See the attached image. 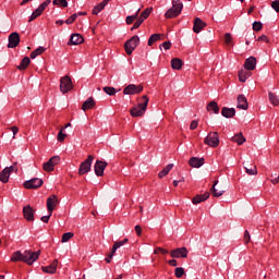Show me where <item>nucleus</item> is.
<instances>
[{
    "mask_svg": "<svg viewBox=\"0 0 279 279\" xmlns=\"http://www.w3.org/2000/svg\"><path fill=\"white\" fill-rule=\"evenodd\" d=\"M40 256V251L32 252L25 251L22 253L21 251H16L11 256V263H26V265H34L37 258Z\"/></svg>",
    "mask_w": 279,
    "mask_h": 279,
    "instance_id": "obj_1",
    "label": "nucleus"
},
{
    "mask_svg": "<svg viewBox=\"0 0 279 279\" xmlns=\"http://www.w3.org/2000/svg\"><path fill=\"white\" fill-rule=\"evenodd\" d=\"M149 105V98L144 95L142 97V102H138L137 107L131 109V117H143Z\"/></svg>",
    "mask_w": 279,
    "mask_h": 279,
    "instance_id": "obj_2",
    "label": "nucleus"
},
{
    "mask_svg": "<svg viewBox=\"0 0 279 279\" xmlns=\"http://www.w3.org/2000/svg\"><path fill=\"white\" fill-rule=\"evenodd\" d=\"M182 8H184V4L180 0H173L172 8L165 14L166 19H175V16H180V14H182Z\"/></svg>",
    "mask_w": 279,
    "mask_h": 279,
    "instance_id": "obj_3",
    "label": "nucleus"
},
{
    "mask_svg": "<svg viewBox=\"0 0 279 279\" xmlns=\"http://www.w3.org/2000/svg\"><path fill=\"white\" fill-rule=\"evenodd\" d=\"M140 44H141V38L138 36L135 35L131 37V39H129L124 44V49L128 56H132V53L134 52V49H136V47H138Z\"/></svg>",
    "mask_w": 279,
    "mask_h": 279,
    "instance_id": "obj_4",
    "label": "nucleus"
},
{
    "mask_svg": "<svg viewBox=\"0 0 279 279\" xmlns=\"http://www.w3.org/2000/svg\"><path fill=\"white\" fill-rule=\"evenodd\" d=\"M93 160H95V158L93 157V155H88V157L86 158V160H84L78 168V175H86V173L90 172V168L93 167Z\"/></svg>",
    "mask_w": 279,
    "mask_h": 279,
    "instance_id": "obj_5",
    "label": "nucleus"
},
{
    "mask_svg": "<svg viewBox=\"0 0 279 279\" xmlns=\"http://www.w3.org/2000/svg\"><path fill=\"white\" fill-rule=\"evenodd\" d=\"M51 3V0L44 1L31 15L28 23H32V21H36L38 16L43 15V12L49 8V4Z\"/></svg>",
    "mask_w": 279,
    "mask_h": 279,
    "instance_id": "obj_6",
    "label": "nucleus"
},
{
    "mask_svg": "<svg viewBox=\"0 0 279 279\" xmlns=\"http://www.w3.org/2000/svg\"><path fill=\"white\" fill-rule=\"evenodd\" d=\"M205 145L209 147H219V133L210 132L204 140Z\"/></svg>",
    "mask_w": 279,
    "mask_h": 279,
    "instance_id": "obj_7",
    "label": "nucleus"
},
{
    "mask_svg": "<svg viewBox=\"0 0 279 279\" xmlns=\"http://www.w3.org/2000/svg\"><path fill=\"white\" fill-rule=\"evenodd\" d=\"M73 88V82L69 75L61 77L60 80V90L61 93L66 94Z\"/></svg>",
    "mask_w": 279,
    "mask_h": 279,
    "instance_id": "obj_8",
    "label": "nucleus"
},
{
    "mask_svg": "<svg viewBox=\"0 0 279 279\" xmlns=\"http://www.w3.org/2000/svg\"><path fill=\"white\" fill-rule=\"evenodd\" d=\"M59 163H60V156H53L43 165V169L44 171L51 173V171L56 169V165H59Z\"/></svg>",
    "mask_w": 279,
    "mask_h": 279,
    "instance_id": "obj_9",
    "label": "nucleus"
},
{
    "mask_svg": "<svg viewBox=\"0 0 279 279\" xmlns=\"http://www.w3.org/2000/svg\"><path fill=\"white\" fill-rule=\"evenodd\" d=\"M143 93V85L130 84L123 89V95H138Z\"/></svg>",
    "mask_w": 279,
    "mask_h": 279,
    "instance_id": "obj_10",
    "label": "nucleus"
},
{
    "mask_svg": "<svg viewBox=\"0 0 279 279\" xmlns=\"http://www.w3.org/2000/svg\"><path fill=\"white\" fill-rule=\"evenodd\" d=\"M20 43H21V36L19 35V33L14 32L9 35V44H8L9 49H14L19 47Z\"/></svg>",
    "mask_w": 279,
    "mask_h": 279,
    "instance_id": "obj_11",
    "label": "nucleus"
},
{
    "mask_svg": "<svg viewBox=\"0 0 279 279\" xmlns=\"http://www.w3.org/2000/svg\"><path fill=\"white\" fill-rule=\"evenodd\" d=\"M43 184H44L43 179L34 178L24 182V189H40Z\"/></svg>",
    "mask_w": 279,
    "mask_h": 279,
    "instance_id": "obj_12",
    "label": "nucleus"
},
{
    "mask_svg": "<svg viewBox=\"0 0 279 279\" xmlns=\"http://www.w3.org/2000/svg\"><path fill=\"white\" fill-rule=\"evenodd\" d=\"M106 167H108V162L102 160H97L94 166V171L98 178L104 175V171H106Z\"/></svg>",
    "mask_w": 279,
    "mask_h": 279,
    "instance_id": "obj_13",
    "label": "nucleus"
},
{
    "mask_svg": "<svg viewBox=\"0 0 279 279\" xmlns=\"http://www.w3.org/2000/svg\"><path fill=\"white\" fill-rule=\"evenodd\" d=\"M171 258H186L189 256V251L186 247H179L172 250L170 253Z\"/></svg>",
    "mask_w": 279,
    "mask_h": 279,
    "instance_id": "obj_14",
    "label": "nucleus"
},
{
    "mask_svg": "<svg viewBox=\"0 0 279 279\" xmlns=\"http://www.w3.org/2000/svg\"><path fill=\"white\" fill-rule=\"evenodd\" d=\"M59 201L58 196L51 195L50 197L47 198V209L50 215H53V210L56 209V206H58Z\"/></svg>",
    "mask_w": 279,
    "mask_h": 279,
    "instance_id": "obj_15",
    "label": "nucleus"
},
{
    "mask_svg": "<svg viewBox=\"0 0 279 279\" xmlns=\"http://www.w3.org/2000/svg\"><path fill=\"white\" fill-rule=\"evenodd\" d=\"M205 27H206V23L204 21H202V19L196 17L194 20L193 32L195 34H199V32H202V29H205Z\"/></svg>",
    "mask_w": 279,
    "mask_h": 279,
    "instance_id": "obj_16",
    "label": "nucleus"
},
{
    "mask_svg": "<svg viewBox=\"0 0 279 279\" xmlns=\"http://www.w3.org/2000/svg\"><path fill=\"white\" fill-rule=\"evenodd\" d=\"M44 274H56L58 270V259H54L49 266H43Z\"/></svg>",
    "mask_w": 279,
    "mask_h": 279,
    "instance_id": "obj_17",
    "label": "nucleus"
},
{
    "mask_svg": "<svg viewBox=\"0 0 279 279\" xmlns=\"http://www.w3.org/2000/svg\"><path fill=\"white\" fill-rule=\"evenodd\" d=\"M34 208H32L29 205L23 208V214L26 221H34Z\"/></svg>",
    "mask_w": 279,
    "mask_h": 279,
    "instance_id": "obj_18",
    "label": "nucleus"
},
{
    "mask_svg": "<svg viewBox=\"0 0 279 279\" xmlns=\"http://www.w3.org/2000/svg\"><path fill=\"white\" fill-rule=\"evenodd\" d=\"M236 108H239L240 110H247L248 104H247V98L245 97V95H239L238 96V106H236Z\"/></svg>",
    "mask_w": 279,
    "mask_h": 279,
    "instance_id": "obj_19",
    "label": "nucleus"
},
{
    "mask_svg": "<svg viewBox=\"0 0 279 279\" xmlns=\"http://www.w3.org/2000/svg\"><path fill=\"white\" fill-rule=\"evenodd\" d=\"M11 174H12V172L10 171V168H4L0 172V182H2V184H8V182H10Z\"/></svg>",
    "mask_w": 279,
    "mask_h": 279,
    "instance_id": "obj_20",
    "label": "nucleus"
},
{
    "mask_svg": "<svg viewBox=\"0 0 279 279\" xmlns=\"http://www.w3.org/2000/svg\"><path fill=\"white\" fill-rule=\"evenodd\" d=\"M244 69L246 71H254L256 69V58L250 57L244 62Z\"/></svg>",
    "mask_w": 279,
    "mask_h": 279,
    "instance_id": "obj_21",
    "label": "nucleus"
},
{
    "mask_svg": "<svg viewBox=\"0 0 279 279\" xmlns=\"http://www.w3.org/2000/svg\"><path fill=\"white\" fill-rule=\"evenodd\" d=\"M210 197V193L206 192L205 194H198L193 197L192 203L194 205L202 204V202H206Z\"/></svg>",
    "mask_w": 279,
    "mask_h": 279,
    "instance_id": "obj_22",
    "label": "nucleus"
},
{
    "mask_svg": "<svg viewBox=\"0 0 279 279\" xmlns=\"http://www.w3.org/2000/svg\"><path fill=\"white\" fill-rule=\"evenodd\" d=\"M189 165L190 167H194V169H199L204 165V158L192 157Z\"/></svg>",
    "mask_w": 279,
    "mask_h": 279,
    "instance_id": "obj_23",
    "label": "nucleus"
},
{
    "mask_svg": "<svg viewBox=\"0 0 279 279\" xmlns=\"http://www.w3.org/2000/svg\"><path fill=\"white\" fill-rule=\"evenodd\" d=\"M84 43V37L80 34H72L68 45H82Z\"/></svg>",
    "mask_w": 279,
    "mask_h": 279,
    "instance_id": "obj_24",
    "label": "nucleus"
},
{
    "mask_svg": "<svg viewBox=\"0 0 279 279\" xmlns=\"http://www.w3.org/2000/svg\"><path fill=\"white\" fill-rule=\"evenodd\" d=\"M221 114L226 119H232V117H234V114H236V110H234V108L225 107L221 110Z\"/></svg>",
    "mask_w": 279,
    "mask_h": 279,
    "instance_id": "obj_25",
    "label": "nucleus"
},
{
    "mask_svg": "<svg viewBox=\"0 0 279 279\" xmlns=\"http://www.w3.org/2000/svg\"><path fill=\"white\" fill-rule=\"evenodd\" d=\"M252 76V72L247 71V70H241L238 74V77L240 80V82L245 83L247 82V77Z\"/></svg>",
    "mask_w": 279,
    "mask_h": 279,
    "instance_id": "obj_26",
    "label": "nucleus"
},
{
    "mask_svg": "<svg viewBox=\"0 0 279 279\" xmlns=\"http://www.w3.org/2000/svg\"><path fill=\"white\" fill-rule=\"evenodd\" d=\"M92 108H95V100L93 97L87 98V100L82 105V110L86 112V110H90Z\"/></svg>",
    "mask_w": 279,
    "mask_h": 279,
    "instance_id": "obj_27",
    "label": "nucleus"
},
{
    "mask_svg": "<svg viewBox=\"0 0 279 279\" xmlns=\"http://www.w3.org/2000/svg\"><path fill=\"white\" fill-rule=\"evenodd\" d=\"M217 184H219V181H215L213 187L210 189L214 197H221L226 191L223 190H217Z\"/></svg>",
    "mask_w": 279,
    "mask_h": 279,
    "instance_id": "obj_28",
    "label": "nucleus"
},
{
    "mask_svg": "<svg viewBox=\"0 0 279 279\" xmlns=\"http://www.w3.org/2000/svg\"><path fill=\"white\" fill-rule=\"evenodd\" d=\"M45 51H47V49L43 46H39L37 49H35L32 53H31V59L35 60V58H38V56H43V53H45Z\"/></svg>",
    "mask_w": 279,
    "mask_h": 279,
    "instance_id": "obj_29",
    "label": "nucleus"
},
{
    "mask_svg": "<svg viewBox=\"0 0 279 279\" xmlns=\"http://www.w3.org/2000/svg\"><path fill=\"white\" fill-rule=\"evenodd\" d=\"M207 111L208 112H214V114H219V106L215 101H210L207 105Z\"/></svg>",
    "mask_w": 279,
    "mask_h": 279,
    "instance_id": "obj_30",
    "label": "nucleus"
},
{
    "mask_svg": "<svg viewBox=\"0 0 279 279\" xmlns=\"http://www.w3.org/2000/svg\"><path fill=\"white\" fill-rule=\"evenodd\" d=\"M106 5H108V1H106V0H104L99 4L95 5L93 9V14H95V15L99 14V12H101L106 8Z\"/></svg>",
    "mask_w": 279,
    "mask_h": 279,
    "instance_id": "obj_31",
    "label": "nucleus"
},
{
    "mask_svg": "<svg viewBox=\"0 0 279 279\" xmlns=\"http://www.w3.org/2000/svg\"><path fill=\"white\" fill-rule=\"evenodd\" d=\"M171 66L174 71H180V69H182V59L180 58L172 59Z\"/></svg>",
    "mask_w": 279,
    "mask_h": 279,
    "instance_id": "obj_32",
    "label": "nucleus"
},
{
    "mask_svg": "<svg viewBox=\"0 0 279 279\" xmlns=\"http://www.w3.org/2000/svg\"><path fill=\"white\" fill-rule=\"evenodd\" d=\"M128 241H130V240L128 238H125L122 241L114 242V244L112 246V254H116L117 250H119V247H123V245H125L128 243Z\"/></svg>",
    "mask_w": 279,
    "mask_h": 279,
    "instance_id": "obj_33",
    "label": "nucleus"
},
{
    "mask_svg": "<svg viewBox=\"0 0 279 279\" xmlns=\"http://www.w3.org/2000/svg\"><path fill=\"white\" fill-rule=\"evenodd\" d=\"M128 241H130V240L128 238H125L122 241L114 242V244L112 246V254H116L117 250H119V247H123V245H125L128 243Z\"/></svg>",
    "mask_w": 279,
    "mask_h": 279,
    "instance_id": "obj_34",
    "label": "nucleus"
},
{
    "mask_svg": "<svg viewBox=\"0 0 279 279\" xmlns=\"http://www.w3.org/2000/svg\"><path fill=\"white\" fill-rule=\"evenodd\" d=\"M128 241H130V240L128 238H125L122 241L114 242V244L112 246V254H116L117 250H119V247H123V245H125L128 243Z\"/></svg>",
    "mask_w": 279,
    "mask_h": 279,
    "instance_id": "obj_35",
    "label": "nucleus"
},
{
    "mask_svg": "<svg viewBox=\"0 0 279 279\" xmlns=\"http://www.w3.org/2000/svg\"><path fill=\"white\" fill-rule=\"evenodd\" d=\"M128 241H130V240L128 238H125L122 241L114 242V244L112 246V254H116L117 250H119V247H123V245H125L128 243Z\"/></svg>",
    "mask_w": 279,
    "mask_h": 279,
    "instance_id": "obj_36",
    "label": "nucleus"
},
{
    "mask_svg": "<svg viewBox=\"0 0 279 279\" xmlns=\"http://www.w3.org/2000/svg\"><path fill=\"white\" fill-rule=\"evenodd\" d=\"M29 62H32L29 57H24L22 59L21 64L17 66L19 71H25V69H27V66H29Z\"/></svg>",
    "mask_w": 279,
    "mask_h": 279,
    "instance_id": "obj_37",
    "label": "nucleus"
},
{
    "mask_svg": "<svg viewBox=\"0 0 279 279\" xmlns=\"http://www.w3.org/2000/svg\"><path fill=\"white\" fill-rule=\"evenodd\" d=\"M171 169H173V163H169L166 168H163L159 173H158V178L162 179L166 175H169V171H171Z\"/></svg>",
    "mask_w": 279,
    "mask_h": 279,
    "instance_id": "obj_38",
    "label": "nucleus"
},
{
    "mask_svg": "<svg viewBox=\"0 0 279 279\" xmlns=\"http://www.w3.org/2000/svg\"><path fill=\"white\" fill-rule=\"evenodd\" d=\"M233 143H238L239 145H243L245 143V136L243 133H239L232 137Z\"/></svg>",
    "mask_w": 279,
    "mask_h": 279,
    "instance_id": "obj_39",
    "label": "nucleus"
},
{
    "mask_svg": "<svg viewBox=\"0 0 279 279\" xmlns=\"http://www.w3.org/2000/svg\"><path fill=\"white\" fill-rule=\"evenodd\" d=\"M268 99H269L270 104H272L274 106H279V98L276 94L269 92Z\"/></svg>",
    "mask_w": 279,
    "mask_h": 279,
    "instance_id": "obj_40",
    "label": "nucleus"
},
{
    "mask_svg": "<svg viewBox=\"0 0 279 279\" xmlns=\"http://www.w3.org/2000/svg\"><path fill=\"white\" fill-rule=\"evenodd\" d=\"M138 12H141V9H137L136 13L134 15L126 16V25H132L134 23L135 19H138Z\"/></svg>",
    "mask_w": 279,
    "mask_h": 279,
    "instance_id": "obj_41",
    "label": "nucleus"
},
{
    "mask_svg": "<svg viewBox=\"0 0 279 279\" xmlns=\"http://www.w3.org/2000/svg\"><path fill=\"white\" fill-rule=\"evenodd\" d=\"M245 172L247 175H258V170L256 169V166H251V168L245 167Z\"/></svg>",
    "mask_w": 279,
    "mask_h": 279,
    "instance_id": "obj_42",
    "label": "nucleus"
},
{
    "mask_svg": "<svg viewBox=\"0 0 279 279\" xmlns=\"http://www.w3.org/2000/svg\"><path fill=\"white\" fill-rule=\"evenodd\" d=\"M159 38H160V34H153L148 39V47H151L154 43H158Z\"/></svg>",
    "mask_w": 279,
    "mask_h": 279,
    "instance_id": "obj_43",
    "label": "nucleus"
},
{
    "mask_svg": "<svg viewBox=\"0 0 279 279\" xmlns=\"http://www.w3.org/2000/svg\"><path fill=\"white\" fill-rule=\"evenodd\" d=\"M53 5H58L59 8H66L69 2L66 0H53Z\"/></svg>",
    "mask_w": 279,
    "mask_h": 279,
    "instance_id": "obj_44",
    "label": "nucleus"
},
{
    "mask_svg": "<svg viewBox=\"0 0 279 279\" xmlns=\"http://www.w3.org/2000/svg\"><path fill=\"white\" fill-rule=\"evenodd\" d=\"M71 239H73V232H66L62 235L61 242L68 243V241H71Z\"/></svg>",
    "mask_w": 279,
    "mask_h": 279,
    "instance_id": "obj_45",
    "label": "nucleus"
},
{
    "mask_svg": "<svg viewBox=\"0 0 279 279\" xmlns=\"http://www.w3.org/2000/svg\"><path fill=\"white\" fill-rule=\"evenodd\" d=\"M104 92L110 96L117 95V89L114 87H104Z\"/></svg>",
    "mask_w": 279,
    "mask_h": 279,
    "instance_id": "obj_46",
    "label": "nucleus"
},
{
    "mask_svg": "<svg viewBox=\"0 0 279 279\" xmlns=\"http://www.w3.org/2000/svg\"><path fill=\"white\" fill-rule=\"evenodd\" d=\"M174 276H175V278H182V276H184V268H182V267L175 268Z\"/></svg>",
    "mask_w": 279,
    "mask_h": 279,
    "instance_id": "obj_47",
    "label": "nucleus"
},
{
    "mask_svg": "<svg viewBox=\"0 0 279 279\" xmlns=\"http://www.w3.org/2000/svg\"><path fill=\"white\" fill-rule=\"evenodd\" d=\"M143 23H144L143 17L137 19V21L134 23L133 27L131 28L132 32H133V29H138L141 27V25H143Z\"/></svg>",
    "mask_w": 279,
    "mask_h": 279,
    "instance_id": "obj_48",
    "label": "nucleus"
},
{
    "mask_svg": "<svg viewBox=\"0 0 279 279\" xmlns=\"http://www.w3.org/2000/svg\"><path fill=\"white\" fill-rule=\"evenodd\" d=\"M76 19H77V13H74L68 20H65L66 25H71L72 23H75Z\"/></svg>",
    "mask_w": 279,
    "mask_h": 279,
    "instance_id": "obj_49",
    "label": "nucleus"
},
{
    "mask_svg": "<svg viewBox=\"0 0 279 279\" xmlns=\"http://www.w3.org/2000/svg\"><path fill=\"white\" fill-rule=\"evenodd\" d=\"M253 29H254V32H260L263 29V23L254 22L253 23Z\"/></svg>",
    "mask_w": 279,
    "mask_h": 279,
    "instance_id": "obj_50",
    "label": "nucleus"
},
{
    "mask_svg": "<svg viewBox=\"0 0 279 279\" xmlns=\"http://www.w3.org/2000/svg\"><path fill=\"white\" fill-rule=\"evenodd\" d=\"M151 14V9H146L145 11L142 12L141 19H149V15Z\"/></svg>",
    "mask_w": 279,
    "mask_h": 279,
    "instance_id": "obj_51",
    "label": "nucleus"
},
{
    "mask_svg": "<svg viewBox=\"0 0 279 279\" xmlns=\"http://www.w3.org/2000/svg\"><path fill=\"white\" fill-rule=\"evenodd\" d=\"M225 43L226 45H232V35L230 33L225 34Z\"/></svg>",
    "mask_w": 279,
    "mask_h": 279,
    "instance_id": "obj_52",
    "label": "nucleus"
},
{
    "mask_svg": "<svg viewBox=\"0 0 279 279\" xmlns=\"http://www.w3.org/2000/svg\"><path fill=\"white\" fill-rule=\"evenodd\" d=\"M154 254H169V251L167 248H162V247H157L154 251Z\"/></svg>",
    "mask_w": 279,
    "mask_h": 279,
    "instance_id": "obj_53",
    "label": "nucleus"
},
{
    "mask_svg": "<svg viewBox=\"0 0 279 279\" xmlns=\"http://www.w3.org/2000/svg\"><path fill=\"white\" fill-rule=\"evenodd\" d=\"M64 138H66V134H64L61 129L60 132L58 133L57 141H59V143H62Z\"/></svg>",
    "mask_w": 279,
    "mask_h": 279,
    "instance_id": "obj_54",
    "label": "nucleus"
},
{
    "mask_svg": "<svg viewBox=\"0 0 279 279\" xmlns=\"http://www.w3.org/2000/svg\"><path fill=\"white\" fill-rule=\"evenodd\" d=\"M271 8L275 12H279V0H275L271 2Z\"/></svg>",
    "mask_w": 279,
    "mask_h": 279,
    "instance_id": "obj_55",
    "label": "nucleus"
},
{
    "mask_svg": "<svg viewBox=\"0 0 279 279\" xmlns=\"http://www.w3.org/2000/svg\"><path fill=\"white\" fill-rule=\"evenodd\" d=\"M251 236H250V231L245 230L244 232V243H250Z\"/></svg>",
    "mask_w": 279,
    "mask_h": 279,
    "instance_id": "obj_56",
    "label": "nucleus"
},
{
    "mask_svg": "<svg viewBox=\"0 0 279 279\" xmlns=\"http://www.w3.org/2000/svg\"><path fill=\"white\" fill-rule=\"evenodd\" d=\"M5 168L9 169V172H11V173H12V171H14L15 173L19 171L16 163H14L13 166H10V167H5Z\"/></svg>",
    "mask_w": 279,
    "mask_h": 279,
    "instance_id": "obj_57",
    "label": "nucleus"
},
{
    "mask_svg": "<svg viewBox=\"0 0 279 279\" xmlns=\"http://www.w3.org/2000/svg\"><path fill=\"white\" fill-rule=\"evenodd\" d=\"M197 125H198L197 120L192 121L190 124V130H197Z\"/></svg>",
    "mask_w": 279,
    "mask_h": 279,
    "instance_id": "obj_58",
    "label": "nucleus"
},
{
    "mask_svg": "<svg viewBox=\"0 0 279 279\" xmlns=\"http://www.w3.org/2000/svg\"><path fill=\"white\" fill-rule=\"evenodd\" d=\"M49 219H51V213H49L48 216L41 217V221H43L44 223H49Z\"/></svg>",
    "mask_w": 279,
    "mask_h": 279,
    "instance_id": "obj_59",
    "label": "nucleus"
},
{
    "mask_svg": "<svg viewBox=\"0 0 279 279\" xmlns=\"http://www.w3.org/2000/svg\"><path fill=\"white\" fill-rule=\"evenodd\" d=\"M258 40L262 41V43H269V38H267V35L259 36Z\"/></svg>",
    "mask_w": 279,
    "mask_h": 279,
    "instance_id": "obj_60",
    "label": "nucleus"
},
{
    "mask_svg": "<svg viewBox=\"0 0 279 279\" xmlns=\"http://www.w3.org/2000/svg\"><path fill=\"white\" fill-rule=\"evenodd\" d=\"M162 47H163V49H166V51H168V49H171V44H170V41H165V43L162 44Z\"/></svg>",
    "mask_w": 279,
    "mask_h": 279,
    "instance_id": "obj_61",
    "label": "nucleus"
},
{
    "mask_svg": "<svg viewBox=\"0 0 279 279\" xmlns=\"http://www.w3.org/2000/svg\"><path fill=\"white\" fill-rule=\"evenodd\" d=\"M113 256H114V253H112V250H111V253L109 254V256L107 258H105L106 263H112Z\"/></svg>",
    "mask_w": 279,
    "mask_h": 279,
    "instance_id": "obj_62",
    "label": "nucleus"
},
{
    "mask_svg": "<svg viewBox=\"0 0 279 279\" xmlns=\"http://www.w3.org/2000/svg\"><path fill=\"white\" fill-rule=\"evenodd\" d=\"M272 184H278L279 182V174H275V178L270 180Z\"/></svg>",
    "mask_w": 279,
    "mask_h": 279,
    "instance_id": "obj_63",
    "label": "nucleus"
},
{
    "mask_svg": "<svg viewBox=\"0 0 279 279\" xmlns=\"http://www.w3.org/2000/svg\"><path fill=\"white\" fill-rule=\"evenodd\" d=\"M11 131L13 132V138L16 136V134H19V129L17 126H12Z\"/></svg>",
    "mask_w": 279,
    "mask_h": 279,
    "instance_id": "obj_64",
    "label": "nucleus"
}]
</instances>
